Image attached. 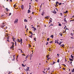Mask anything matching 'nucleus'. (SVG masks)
Listing matches in <instances>:
<instances>
[{
    "label": "nucleus",
    "mask_w": 74,
    "mask_h": 74,
    "mask_svg": "<svg viewBox=\"0 0 74 74\" xmlns=\"http://www.w3.org/2000/svg\"><path fill=\"white\" fill-rule=\"evenodd\" d=\"M17 41H18V42H21L20 44H21V45H22V38L21 39V40H20V39H17Z\"/></svg>",
    "instance_id": "obj_1"
},
{
    "label": "nucleus",
    "mask_w": 74,
    "mask_h": 74,
    "mask_svg": "<svg viewBox=\"0 0 74 74\" xmlns=\"http://www.w3.org/2000/svg\"><path fill=\"white\" fill-rule=\"evenodd\" d=\"M11 43V44H12V46L11 47H10V49H11L14 48V42H12Z\"/></svg>",
    "instance_id": "obj_2"
},
{
    "label": "nucleus",
    "mask_w": 74,
    "mask_h": 74,
    "mask_svg": "<svg viewBox=\"0 0 74 74\" xmlns=\"http://www.w3.org/2000/svg\"><path fill=\"white\" fill-rule=\"evenodd\" d=\"M4 23H3L1 25V27L3 28L5 26V25H4Z\"/></svg>",
    "instance_id": "obj_3"
},
{
    "label": "nucleus",
    "mask_w": 74,
    "mask_h": 74,
    "mask_svg": "<svg viewBox=\"0 0 74 74\" xmlns=\"http://www.w3.org/2000/svg\"><path fill=\"white\" fill-rule=\"evenodd\" d=\"M18 19H16L14 21V23H18Z\"/></svg>",
    "instance_id": "obj_4"
},
{
    "label": "nucleus",
    "mask_w": 74,
    "mask_h": 74,
    "mask_svg": "<svg viewBox=\"0 0 74 74\" xmlns=\"http://www.w3.org/2000/svg\"><path fill=\"white\" fill-rule=\"evenodd\" d=\"M54 11H51L52 12H53V14H56V11H55V10H54Z\"/></svg>",
    "instance_id": "obj_5"
},
{
    "label": "nucleus",
    "mask_w": 74,
    "mask_h": 74,
    "mask_svg": "<svg viewBox=\"0 0 74 74\" xmlns=\"http://www.w3.org/2000/svg\"><path fill=\"white\" fill-rule=\"evenodd\" d=\"M29 67H28L27 68V69L25 70V71H29Z\"/></svg>",
    "instance_id": "obj_6"
},
{
    "label": "nucleus",
    "mask_w": 74,
    "mask_h": 74,
    "mask_svg": "<svg viewBox=\"0 0 74 74\" xmlns=\"http://www.w3.org/2000/svg\"><path fill=\"white\" fill-rule=\"evenodd\" d=\"M49 17H50L49 16H47V17H45V19H48L49 18Z\"/></svg>",
    "instance_id": "obj_7"
},
{
    "label": "nucleus",
    "mask_w": 74,
    "mask_h": 74,
    "mask_svg": "<svg viewBox=\"0 0 74 74\" xmlns=\"http://www.w3.org/2000/svg\"><path fill=\"white\" fill-rule=\"evenodd\" d=\"M60 47H62L63 48H64V44H62V45H60Z\"/></svg>",
    "instance_id": "obj_8"
},
{
    "label": "nucleus",
    "mask_w": 74,
    "mask_h": 74,
    "mask_svg": "<svg viewBox=\"0 0 74 74\" xmlns=\"http://www.w3.org/2000/svg\"><path fill=\"white\" fill-rule=\"evenodd\" d=\"M21 8L22 10H23V8H24V7L23 6V5H22L21 6Z\"/></svg>",
    "instance_id": "obj_9"
},
{
    "label": "nucleus",
    "mask_w": 74,
    "mask_h": 74,
    "mask_svg": "<svg viewBox=\"0 0 74 74\" xmlns=\"http://www.w3.org/2000/svg\"><path fill=\"white\" fill-rule=\"evenodd\" d=\"M44 11H43L42 12V13L41 15H42V16H43L44 15V14H45V12H44Z\"/></svg>",
    "instance_id": "obj_10"
},
{
    "label": "nucleus",
    "mask_w": 74,
    "mask_h": 74,
    "mask_svg": "<svg viewBox=\"0 0 74 74\" xmlns=\"http://www.w3.org/2000/svg\"><path fill=\"white\" fill-rule=\"evenodd\" d=\"M64 22H66V23H67V21H66V18H64Z\"/></svg>",
    "instance_id": "obj_11"
},
{
    "label": "nucleus",
    "mask_w": 74,
    "mask_h": 74,
    "mask_svg": "<svg viewBox=\"0 0 74 74\" xmlns=\"http://www.w3.org/2000/svg\"><path fill=\"white\" fill-rule=\"evenodd\" d=\"M55 63H56V62H55L54 61H53V64H51V65H53Z\"/></svg>",
    "instance_id": "obj_12"
},
{
    "label": "nucleus",
    "mask_w": 74,
    "mask_h": 74,
    "mask_svg": "<svg viewBox=\"0 0 74 74\" xmlns=\"http://www.w3.org/2000/svg\"><path fill=\"white\" fill-rule=\"evenodd\" d=\"M56 3V5L57 6H58V4H59V2H58V1H57Z\"/></svg>",
    "instance_id": "obj_13"
},
{
    "label": "nucleus",
    "mask_w": 74,
    "mask_h": 74,
    "mask_svg": "<svg viewBox=\"0 0 74 74\" xmlns=\"http://www.w3.org/2000/svg\"><path fill=\"white\" fill-rule=\"evenodd\" d=\"M71 58L72 59H74V56L72 55H71Z\"/></svg>",
    "instance_id": "obj_14"
},
{
    "label": "nucleus",
    "mask_w": 74,
    "mask_h": 74,
    "mask_svg": "<svg viewBox=\"0 0 74 74\" xmlns=\"http://www.w3.org/2000/svg\"><path fill=\"white\" fill-rule=\"evenodd\" d=\"M30 10H28V14H29V13H30Z\"/></svg>",
    "instance_id": "obj_15"
},
{
    "label": "nucleus",
    "mask_w": 74,
    "mask_h": 74,
    "mask_svg": "<svg viewBox=\"0 0 74 74\" xmlns=\"http://www.w3.org/2000/svg\"><path fill=\"white\" fill-rule=\"evenodd\" d=\"M24 22H27V20L26 19H25L24 20Z\"/></svg>",
    "instance_id": "obj_16"
},
{
    "label": "nucleus",
    "mask_w": 74,
    "mask_h": 74,
    "mask_svg": "<svg viewBox=\"0 0 74 74\" xmlns=\"http://www.w3.org/2000/svg\"><path fill=\"white\" fill-rule=\"evenodd\" d=\"M69 60L70 61H73V60H72V59H71V58H69Z\"/></svg>",
    "instance_id": "obj_17"
},
{
    "label": "nucleus",
    "mask_w": 74,
    "mask_h": 74,
    "mask_svg": "<svg viewBox=\"0 0 74 74\" xmlns=\"http://www.w3.org/2000/svg\"><path fill=\"white\" fill-rule=\"evenodd\" d=\"M72 73H74V69L72 71Z\"/></svg>",
    "instance_id": "obj_18"
},
{
    "label": "nucleus",
    "mask_w": 74,
    "mask_h": 74,
    "mask_svg": "<svg viewBox=\"0 0 74 74\" xmlns=\"http://www.w3.org/2000/svg\"><path fill=\"white\" fill-rule=\"evenodd\" d=\"M51 37H52V38H53V35H52L51 36Z\"/></svg>",
    "instance_id": "obj_19"
},
{
    "label": "nucleus",
    "mask_w": 74,
    "mask_h": 74,
    "mask_svg": "<svg viewBox=\"0 0 74 74\" xmlns=\"http://www.w3.org/2000/svg\"><path fill=\"white\" fill-rule=\"evenodd\" d=\"M5 9L6 10V11H7V12L8 11V8H6Z\"/></svg>",
    "instance_id": "obj_20"
},
{
    "label": "nucleus",
    "mask_w": 74,
    "mask_h": 74,
    "mask_svg": "<svg viewBox=\"0 0 74 74\" xmlns=\"http://www.w3.org/2000/svg\"><path fill=\"white\" fill-rule=\"evenodd\" d=\"M22 66H23V67H25V65L24 66V64H22Z\"/></svg>",
    "instance_id": "obj_21"
},
{
    "label": "nucleus",
    "mask_w": 74,
    "mask_h": 74,
    "mask_svg": "<svg viewBox=\"0 0 74 74\" xmlns=\"http://www.w3.org/2000/svg\"><path fill=\"white\" fill-rule=\"evenodd\" d=\"M29 10H30V9H31V5H29Z\"/></svg>",
    "instance_id": "obj_22"
},
{
    "label": "nucleus",
    "mask_w": 74,
    "mask_h": 74,
    "mask_svg": "<svg viewBox=\"0 0 74 74\" xmlns=\"http://www.w3.org/2000/svg\"><path fill=\"white\" fill-rule=\"evenodd\" d=\"M28 55L25 58V59H27V58H28Z\"/></svg>",
    "instance_id": "obj_23"
},
{
    "label": "nucleus",
    "mask_w": 74,
    "mask_h": 74,
    "mask_svg": "<svg viewBox=\"0 0 74 74\" xmlns=\"http://www.w3.org/2000/svg\"><path fill=\"white\" fill-rule=\"evenodd\" d=\"M59 26H62V24H59Z\"/></svg>",
    "instance_id": "obj_24"
},
{
    "label": "nucleus",
    "mask_w": 74,
    "mask_h": 74,
    "mask_svg": "<svg viewBox=\"0 0 74 74\" xmlns=\"http://www.w3.org/2000/svg\"><path fill=\"white\" fill-rule=\"evenodd\" d=\"M16 41L15 42V43H14L15 46H16Z\"/></svg>",
    "instance_id": "obj_25"
},
{
    "label": "nucleus",
    "mask_w": 74,
    "mask_h": 74,
    "mask_svg": "<svg viewBox=\"0 0 74 74\" xmlns=\"http://www.w3.org/2000/svg\"><path fill=\"white\" fill-rule=\"evenodd\" d=\"M49 38H47V41H49Z\"/></svg>",
    "instance_id": "obj_26"
},
{
    "label": "nucleus",
    "mask_w": 74,
    "mask_h": 74,
    "mask_svg": "<svg viewBox=\"0 0 74 74\" xmlns=\"http://www.w3.org/2000/svg\"><path fill=\"white\" fill-rule=\"evenodd\" d=\"M57 62L58 63H59V59H58V60H57Z\"/></svg>",
    "instance_id": "obj_27"
},
{
    "label": "nucleus",
    "mask_w": 74,
    "mask_h": 74,
    "mask_svg": "<svg viewBox=\"0 0 74 74\" xmlns=\"http://www.w3.org/2000/svg\"><path fill=\"white\" fill-rule=\"evenodd\" d=\"M15 38H13V41H14V42H15Z\"/></svg>",
    "instance_id": "obj_28"
},
{
    "label": "nucleus",
    "mask_w": 74,
    "mask_h": 74,
    "mask_svg": "<svg viewBox=\"0 0 74 74\" xmlns=\"http://www.w3.org/2000/svg\"><path fill=\"white\" fill-rule=\"evenodd\" d=\"M11 14H12L11 13H10L9 16H10V15H11Z\"/></svg>",
    "instance_id": "obj_29"
},
{
    "label": "nucleus",
    "mask_w": 74,
    "mask_h": 74,
    "mask_svg": "<svg viewBox=\"0 0 74 74\" xmlns=\"http://www.w3.org/2000/svg\"><path fill=\"white\" fill-rule=\"evenodd\" d=\"M29 33H30V34H33V33H32V32H29Z\"/></svg>",
    "instance_id": "obj_30"
},
{
    "label": "nucleus",
    "mask_w": 74,
    "mask_h": 74,
    "mask_svg": "<svg viewBox=\"0 0 74 74\" xmlns=\"http://www.w3.org/2000/svg\"><path fill=\"white\" fill-rule=\"evenodd\" d=\"M29 37H30V38H32V37H33L31 36H29Z\"/></svg>",
    "instance_id": "obj_31"
},
{
    "label": "nucleus",
    "mask_w": 74,
    "mask_h": 74,
    "mask_svg": "<svg viewBox=\"0 0 74 74\" xmlns=\"http://www.w3.org/2000/svg\"><path fill=\"white\" fill-rule=\"evenodd\" d=\"M34 41H36V39H35V38H34Z\"/></svg>",
    "instance_id": "obj_32"
},
{
    "label": "nucleus",
    "mask_w": 74,
    "mask_h": 74,
    "mask_svg": "<svg viewBox=\"0 0 74 74\" xmlns=\"http://www.w3.org/2000/svg\"><path fill=\"white\" fill-rule=\"evenodd\" d=\"M22 55L23 56H26V55H25V54H22Z\"/></svg>",
    "instance_id": "obj_33"
},
{
    "label": "nucleus",
    "mask_w": 74,
    "mask_h": 74,
    "mask_svg": "<svg viewBox=\"0 0 74 74\" xmlns=\"http://www.w3.org/2000/svg\"><path fill=\"white\" fill-rule=\"evenodd\" d=\"M61 4H62V3H59V5H61Z\"/></svg>",
    "instance_id": "obj_34"
},
{
    "label": "nucleus",
    "mask_w": 74,
    "mask_h": 74,
    "mask_svg": "<svg viewBox=\"0 0 74 74\" xmlns=\"http://www.w3.org/2000/svg\"><path fill=\"white\" fill-rule=\"evenodd\" d=\"M49 51H52V50L51 49H49V50H48Z\"/></svg>",
    "instance_id": "obj_35"
},
{
    "label": "nucleus",
    "mask_w": 74,
    "mask_h": 74,
    "mask_svg": "<svg viewBox=\"0 0 74 74\" xmlns=\"http://www.w3.org/2000/svg\"><path fill=\"white\" fill-rule=\"evenodd\" d=\"M21 53H23V51H22V50H21Z\"/></svg>",
    "instance_id": "obj_36"
},
{
    "label": "nucleus",
    "mask_w": 74,
    "mask_h": 74,
    "mask_svg": "<svg viewBox=\"0 0 74 74\" xmlns=\"http://www.w3.org/2000/svg\"><path fill=\"white\" fill-rule=\"evenodd\" d=\"M34 30H36V28H34Z\"/></svg>",
    "instance_id": "obj_37"
},
{
    "label": "nucleus",
    "mask_w": 74,
    "mask_h": 74,
    "mask_svg": "<svg viewBox=\"0 0 74 74\" xmlns=\"http://www.w3.org/2000/svg\"><path fill=\"white\" fill-rule=\"evenodd\" d=\"M48 44V42H47V43L46 44V45H47Z\"/></svg>",
    "instance_id": "obj_38"
},
{
    "label": "nucleus",
    "mask_w": 74,
    "mask_h": 74,
    "mask_svg": "<svg viewBox=\"0 0 74 74\" xmlns=\"http://www.w3.org/2000/svg\"><path fill=\"white\" fill-rule=\"evenodd\" d=\"M65 12L66 13H67V12H68V11L67 10Z\"/></svg>",
    "instance_id": "obj_39"
},
{
    "label": "nucleus",
    "mask_w": 74,
    "mask_h": 74,
    "mask_svg": "<svg viewBox=\"0 0 74 74\" xmlns=\"http://www.w3.org/2000/svg\"><path fill=\"white\" fill-rule=\"evenodd\" d=\"M7 41H8V42H10V41L9 40V39L7 40Z\"/></svg>",
    "instance_id": "obj_40"
},
{
    "label": "nucleus",
    "mask_w": 74,
    "mask_h": 74,
    "mask_svg": "<svg viewBox=\"0 0 74 74\" xmlns=\"http://www.w3.org/2000/svg\"><path fill=\"white\" fill-rule=\"evenodd\" d=\"M49 43H52V41H51L50 42H49Z\"/></svg>",
    "instance_id": "obj_41"
},
{
    "label": "nucleus",
    "mask_w": 74,
    "mask_h": 74,
    "mask_svg": "<svg viewBox=\"0 0 74 74\" xmlns=\"http://www.w3.org/2000/svg\"><path fill=\"white\" fill-rule=\"evenodd\" d=\"M65 68H63V69L64 70H65Z\"/></svg>",
    "instance_id": "obj_42"
},
{
    "label": "nucleus",
    "mask_w": 74,
    "mask_h": 74,
    "mask_svg": "<svg viewBox=\"0 0 74 74\" xmlns=\"http://www.w3.org/2000/svg\"><path fill=\"white\" fill-rule=\"evenodd\" d=\"M32 56H33V55H32L31 54L30 57H31V58H32Z\"/></svg>",
    "instance_id": "obj_43"
},
{
    "label": "nucleus",
    "mask_w": 74,
    "mask_h": 74,
    "mask_svg": "<svg viewBox=\"0 0 74 74\" xmlns=\"http://www.w3.org/2000/svg\"><path fill=\"white\" fill-rule=\"evenodd\" d=\"M51 22H52V21H49V23H50Z\"/></svg>",
    "instance_id": "obj_44"
},
{
    "label": "nucleus",
    "mask_w": 74,
    "mask_h": 74,
    "mask_svg": "<svg viewBox=\"0 0 74 74\" xmlns=\"http://www.w3.org/2000/svg\"><path fill=\"white\" fill-rule=\"evenodd\" d=\"M59 55H60V54H57V56H59Z\"/></svg>",
    "instance_id": "obj_45"
},
{
    "label": "nucleus",
    "mask_w": 74,
    "mask_h": 74,
    "mask_svg": "<svg viewBox=\"0 0 74 74\" xmlns=\"http://www.w3.org/2000/svg\"><path fill=\"white\" fill-rule=\"evenodd\" d=\"M47 58H48V57H49V56H48V55H47Z\"/></svg>",
    "instance_id": "obj_46"
},
{
    "label": "nucleus",
    "mask_w": 74,
    "mask_h": 74,
    "mask_svg": "<svg viewBox=\"0 0 74 74\" xmlns=\"http://www.w3.org/2000/svg\"><path fill=\"white\" fill-rule=\"evenodd\" d=\"M14 7H16V5H14Z\"/></svg>",
    "instance_id": "obj_47"
},
{
    "label": "nucleus",
    "mask_w": 74,
    "mask_h": 74,
    "mask_svg": "<svg viewBox=\"0 0 74 74\" xmlns=\"http://www.w3.org/2000/svg\"><path fill=\"white\" fill-rule=\"evenodd\" d=\"M33 34H31V36L33 37Z\"/></svg>",
    "instance_id": "obj_48"
},
{
    "label": "nucleus",
    "mask_w": 74,
    "mask_h": 74,
    "mask_svg": "<svg viewBox=\"0 0 74 74\" xmlns=\"http://www.w3.org/2000/svg\"><path fill=\"white\" fill-rule=\"evenodd\" d=\"M53 25H49V27H50V26H53Z\"/></svg>",
    "instance_id": "obj_49"
},
{
    "label": "nucleus",
    "mask_w": 74,
    "mask_h": 74,
    "mask_svg": "<svg viewBox=\"0 0 74 74\" xmlns=\"http://www.w3.org/2000/svg\"><path fill=\"white\" fill-rule=\"evenodd\" d=\"M65 28H66V26H65V27H64V29H65Z\"/></svg>",
    "instance_id": "obj_50"
},
{
    "label": "nucleus",
    "mask_w": 74,
    "mask_h": 74,
    "mask_svg": "<svg viewBox=\"0 0 74 74\" xmlns=\"http://www.w3.org/2000/svg\"><path fill=\"white\" fill-rule=\"evenodd\" d=\"M56 40L55 41V43H56Z\"/></svg>",
    "instance_id": "obj_51"
},
{
    "label": "nucleus",
    "mask_w": 74,
    "mask_h": 74,
    "mask_svg": "<svg viewBox=\"0 0 74 74\" xmlns=\"http://www.w3.org/2000/svg\"><path fill=\"white\" fill-rule=\"evenodd\" d=\"M61 44V43L60 42V43H59V45H60Z\"/></svg>",
    "instance_id": "obj_52"
},
{
    "label": "nucleus",
    "mask_w": 74,
    "mask_h": 74,
    "mask_svg": "<svg viewBox=\"0 0 74 74\" xmlns=\"http://www.w3.org/2000/svg\"><path fill=\"white\" fill-rule=\"evenodd\" d=\"M9 73H8V74H10V73H11V72H9Z\"/></svg>",
    "instance_id": "obj_53"
},
{
    "label": "nucleus",
    "mask_w": 74,
    "mask_h": 74,
    "mask_svg": "<svg viewBox=\"0 0 74 74\" xmlns=\"http://www.w3.org/2000/svg\"><path fill=\"white\" fill-rule=\"evenodd\" d=\"M32 27V28H34V27Z\"/></svg>",
    "instance_id": "obj_54"
},
{
    "label": "nucleus",
    "mask_w": 74,
    "mask_h": 74,
    "mask_svg": "<svg viewBox=\"0 0 74 74\" xmlns=\"http://www.w3.org/2000/svg\"><path fill=\"white\" fill-rule=\"evenodd\" d=\"M42 72H43V73H44V74H45V72L44 71H43Z\"/></svg>",
    "instance_id": "obj_55"
},
{
    "label": "nucleus",
    "mask_w": 74,
    "mask_h": 74,
    "mask_svg": "<svg viewBox=\"0 0 74 74\" xmlns=\"http://www.w3.org/2000/svg\"><path fill=\"white\" fill-rule=\"evenodd\" d=\"M49 69H50L49 67L48 69H47V70H49Z\"/></svg>",
    "instance_id": "obj_56"
},
{
    "label": "nucleus",
    "mask_w": 74,
    "mask_h": 74,
    "mask_svg": "<svg viewBox=\"0 0 74 74\" xmlns=\"http://www.w3.org/2000/svg\"><path fill=\"white\" fill-rule=\"evenodd\" d=\"M10 1H11V2H12V0H10Z\"/></svg>",
    "instance_id": "obj_57"
},
{
    "label": "nucleus",
    "mask_w": 74,
    "mask_h": 74,
    "mask_svg": "<svg viewBox=\"0 0 74 74\" xmlns=\"http://www.w3.org/2000/svg\"><path fill=\"white\" fill-rule=\"evenodd\" d=\"M62 42H62V41L60 42V43H61V44L62 43Z\"/></svg>",
    "instance_id": "obj_58"
},
{
    "label": "nucleus",
    "mask_w": 74,
    "mask_h": 74,
    "mask_svg": "<svg viewBox=\"0 0 74 74\" xmlns=\"http://www.w3.org/2000/svg\"><path fill=\"white\" fill-rule=\"evenodd\" d=\"M64 67H66V65L64 64Z\"/></svg>",
    "instance_id": "obj_59"
},
{
    "label": "nucleus",
    "mask_w": 74,
    "mask_h": 74,
    "mask_svg": "<svg viewBox=\"0 0 74 74\" xmlns=\"http://www.w3.org/2000/svg\"><path fill=\"white\" fill-rule=\"evenodd\" d=\"M49 59H50V58H49L47 59V60H49Z\"/></svg>",
    "instance_id": "obj_60"
},
{
    "label": "nucleus",
    "mask_w": 74,
    "mask_h": 74,
    "mask_svg": "<svg viewBox=\"0 0 74 74\" xmlns=\"http://www.w3.org/2000/svg\"><path fill=\"white\" fill-rule=\"evenodd\" d=\"M57 44H59V42H58V41H57Z\"/></svg>",
    "instance_id": "obj_61"
},
{
    "label": "nucleus",
    "mask_w": 74,
    "mask_h": 74,
    "mask_svg": "<svg viewBox=\"0 0 74 74\" xmlns=\"http://www.w3.org/2000/svg\"><path fill=\"white\" fill-rule=\"evenodd\" d=\"M60 35L61 36H62V34H61Z\"/></svg>",
    "instance_id": "obj_62"
},
{
    "label": "nucleus",
    "mask_w": 74,
    "mask_h": 74,
    "mask_svg": "<svg viewBox=\"0 0 74 74\" xmlns=\"http://www.w3.org/2000/svg\"><path fill=\"white\" fill-rule=\"evenodd\" d=\"M25 29H26V25H25Z\"/></svg>",
    "instance_id": "obj_63"
},
{
    "label": "nucleus",
    "mask_w": 74,
    "mask_h": 74,
    "mask_svg": "<svg viewBox=\"0 0 74 74\" xmlns=\"http://www.w3.org/2000/svg\"><path fill=\"white\" fill-rule=\"evenodd\" d=\"M71 38H72V39H73V37H71Z\"/></svg>",
    "instance_id": "obj_64"
}]
</instances>
